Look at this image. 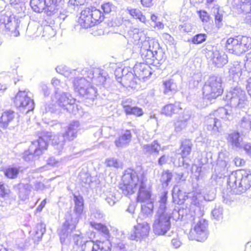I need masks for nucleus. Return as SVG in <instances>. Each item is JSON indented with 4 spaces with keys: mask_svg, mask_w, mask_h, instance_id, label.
<instances>
[{
    "mask_svg": "<svg viewBox=\"0 0 251 251\" xmlns=\"http://www.w3.org/2000/svg\"><path fill=\"white\" fill-rule=\"evenodd\" d=\"M77 125L76 124H70L67 127L62 136L66 139L70 141L76 137L77 134Z\"/></svg>",
    "mask_w": 251,
    "mask_h": 251,
    "instance_id": "4be33fe9",
    "label": "nucleus"
},
{
    "mask_svg": "<svg viewBox=\"0 0 251 251\" xmlns=\"http://www.w3.org/2000/svg\"><path fill=\"white\" fill-rule=\"evenodd\" d=\"M6 89V86L3 84L2 79L0 77V93L3 92Z\"/></svg>",
    "mask_w": 251,
    "mask_h": 251,
    "instance_id": "5fc2aeb1",
    "label": "nucleus"
},
{
    "mask_svg": "<svg viewBox=\"0 0 251 251\" xmlns=\"http://www.w3.org/2000/svg\"><path fill=\"white\" fill-rule=\"evenodd\" d=\"M228 142H229L232 145L239 147L240 146V142L241 139L238 132L234 131L228 134L227 137Z\"/></svg>",
    "mask_w": 251,
    "mask_h": 251,
    "instance_id": "cd10ccee",
    "label": "nucleus"
},
{
    "mask_svg": "<svg viewBox=\"0 0 251 251\" xmlns=\"http://www.w3.org/2000/svg\"><path fill=\"white\" fill-rule=\"evenodd\" d=\"M61 0H45V10L50 12L51 14L57 10L58 5Z\"/></svg>",
    "mask_w": 251,
    "mask_h": 251,
    "instance_id": "bb28decb",
    "label": "nucleus"
},
{
    "mask_svg": "<svg viewBox=\"0 0 251 251\" xmlns=\"http://www.w3.org/2000/svg\"><path fill=\"white\" fill-rule=\"evenodd\" d=\"M204 92L210 99H215L223 95L224 89L222 81L217 77L210 78L207 84H205Z\"/></svg>",
    "mask_w": 251,
    "mask_h": 251,
    "instance_id": "6e6552de",
    "label": "nucleus"
},
{
    "mask_svg": "<svg viewBox=\"0 0 251 251\" xmlns=\"http://www.w3.org/2000/svg\"><path fill=\"white\" fill-rule=\"evenodd\" d=\"M186 208L182 205H159L152 225L154 233L164 235L170 229L171 219L177 220L182 219Z\"/></svg>",
    "mask_w": 251,
    "mask_h": 251,
    "instance_id": "f257e3e1",
    "label": "nucleus"
},
{
    "mask_svg": "<svg viewBox=\"0 0 251 251\" xmlns=\"http://www.w3.org/2000/svg\"><path fill=\"white\" fill-rule=\"evenodd\" d=\"M102 217H103V215L101 214H100V215L99 216L98 218L100 219V218H102Z\"/></svg>",
    "mask_w": 251,
    "mask_h": 251,
    "instance_id": "338daca9",
    "label": "nucleus"
},
{
    "mask_svg": "<svg viewBox=\"0 0 251 251\" xmlns=\"http://www.w3.org/2000/svg\"><path fill=\"white\" fill-rule=\"evenodd\" d=\"M43 207V206H42V205H40L38 206V207L37 208V210L38 211H41V210H42V209Z\"/></svg>",
    "mask_w": 251,
    "mask_h": 251,
    "instance_id": "0e129e2a",
    "label": "nucleus"
},
{
    "mask_svg": "<svg viewBox=\"0 0 251 251\" xmlns=\"http://www.w3.org/2000/svg\"><path fill=\"white\" fill-rule=\"evenodd\" d=\"M136 82L134 80H132L130 84V86L133 87L134 86L135 84H136Z\"/></svg>",
    "mask_w": 251,
    "mask_h": 251,
    "instance_id": "e2e57ef3",
    "label": "nucleus"
},
{
    "mask_svg": "<svg viewBox=\"0 0 251 251\" xmlns=\"http://www.w3.org/2000/svg\"><path fill=\"white\" fill-rule=\"evenodd\" d=\"M10 191L6 188L4 183L0 182V197L5 198L8 196Z\"/></svg>",
    "mask_w": 251,
    "mask_h": 251,
    "instance_id": "37998d69",
    "label": "nucleus"
},
{
    "mask_svg": "<svg viewBox=\"0 0 251 251\" xmlns=\"http://www.w3.org/2000/svg\"><path fill=\"white\" fill-rule=\"evenodd\" d=\"M211 60L213 63L218 67H222L227 63V59L224 55L221 54L219 51H216L214 53Z\"/></svg>",
    "mask_w": 251,
    "mask_h": 251,
    "instance_id": "393cba45",
    "label": "nucleus"
},
{
    "mask_svg": "<svg viewBox=\"0 0 251 251\" xmlns=\"http://www.w3.org/2000/svg\"><path fill=\"white\" fill-rule=\"evenodd\" d=\"M4 175L9 179H15L17 177L20 173V168L10 166L4 169Z\"/></svg>",
    "mask_w": 251,
    "mask_h": 251,
    "instance_id": "b1692460",
    "label": "nucleus"
},
{
    "mask_svg": "<svg viewBox=\"0 0 251 251\" xmlns=\"http://www.w3.org/2000/svg\"><path fill=\"white\" fill-rule=\"evenodd\" d=\"M153 0H141V2L143 6L149 7L152 5Z\"/></svg>",
    "mask_w": 251,
    "mask_h": 251,
    "instance_id": "8fccbe9b",
    "label": "nucleus"
},
{
    "mask_svg": "<svg viewBox=\"0 0 251 251\" xmlns=\"http://www.w3.org/2000/svg\"><path fill=\"white\" fill-rule=\"evenodd\" d=\"M173 174L168 170L163 171L161 174V182L163 186H168L173 178Z\"/></svg>",
    "mask_w": 251,
    "mask_h": 251,
    "instance_id": "c85d7f7f",
    "label": "nucleus"
},
{
    "mask_svg": "<svg viewBox=\"0 0 251 251\" xmlns=\"http://www.w3.org/2000/svg\"><path fill=\"white\" fill-rule=\"evenodd\" d=\"M216 1V0H201V2L204 4L205 8L208 9L211 7V5Z\"/></svg>",
    "mask_w": 251,
    "mask_h": 251,
    "instance_id": "de8ad7c7",
    "label": "nucleus"
},
{
    "mask_svg": "<svg viewBox=\"0 0 251 251\" xmlns=\"http://www.w3.org/2000/svg\"><path fill=\"white\" fill-rule=\"evenodd\" d=\"M154 28L159 30L163 29L164 28V25L162 23L159 22L155 24Z\"/></svg>",
    "mask_w": 251,
    "mask_h": 251,
    "instance_id": "603ef678",
    "label": "nucleus"
},
{
    "mask_svg": "<svg viewBox=\"0 0 251 251\" xmlns=\"http://www.w3.org/2000/svg\"><path fill=\"white\" fill-rule=\"evenodd\" d=\"M129 14L134 19L138 20L140 22L146 24L148 20L141 11L137 8H130L127 10Z\"/></svg>",
    "mask_w": 251,
    "mask_h": 251,
    "instance_id": "5701e85b",
    "label": "nucleus"
},
{
    "mask_svg": "<svg viewBox=\"0 0 251 251\" xmlns=\"http://www.w3.org/2000/svg\"><path fill=\"white\" fill-rule=\"evenodd\" d=\"M135 210V205H129L128 208L126 209V211L130 213H133Z\"/></svg>",
    "mask_w": 251,
    "mask_h": 251,
    "instance_id": "864d4df0",
    "label": "nucleus"
},
{
    "mask_svg": "<svg viewBox=\"0 0 251 251\" xmlns=\"http://www.w3.org/2000/svg\"><path fill=\"white\" fill-rule=\"evenodd\" d=\"M151 19L152 22H156L157 19V17L154 14H152L151 16Z\"/></svg>",
    "mask_w": 251,
    "mask_h": 251,
    "instance_id": "13d9d810",
    "label": "nucleus"
},
{
    "mask_svg": "<svg viewBox=\"0 0 251 251\" xmlns=\"http://www.w3.org/2000/svg\"><path fill=\"white\" fill-rule=\"evenodd\" d=\"M212 8H215L217 10V12L215 15L214 21L216 27L218 28H220L223 26V14L219 12V6L218 5H214L212 6Z\"/></svg>",
    "mask_w": 251,
    "mask_h": 251,
    "instance_id": "2f4dec72",
    "label": "nucleus"
},
{
    "mask_svg": "<svg viewBox=\"0 0 251 251\" xmlns=\"http://www.w3.org/2000/svg\"><path fill=\"white\" fill-rule=\"evenodd\" d=\"M132 135L130 130L126 129L125 133L120 136L114 142L117 147H122L123 145L128 143L131 140Z\"/></svg>",
    "mask_w": 251,
    "mask_h": 251,
    "instance_id": "412c9836",
    "label": "nucleus"
},
{
    "mask_svg": "<svg viewBox=\"0 0 251 251\" xmlns=\"http://www.w3.org/2000/svg\"><path fill=\"white\" fill-rule=\"evenodd\" d=\"M114 232H116L117 233V235H121L120 238L122 239L124 237V234L123 231H119L118 229L115 228L113 229Z\"/></svg>",
    "mask_w": 251,
    "mask_h": 251,
    "instance_id": "4d7b16f0",
    "label": "nucleus"
},
{
    "mask_svg": "<svg viewBox=\"0 0 251 251\" xmlns=\"http://www.w3.org/2000/svg\"><path fill=\"white\" fill-rule=\"evenodd\" d=\"M142 148L144 153L147 156L158 155L160 149V145L157 140H155L150 144L144 145Z\"/></svg>",
    "mask_w": 251,
    "mask_h": 251,
    "instance_id": "2eb2a0df",
    "label": "nucleus"
},
{
    "mask_svg": "<svg viewBox=\"0 0 251 251\" xmlns=\"http://www.w3.org/2000/svg\"><path fill=\"white\" fill-rule=\"evenodd\" d=\"M213 47L211 45H207L202 50V53L204 55L205 57L208 59H211L215 52H213Z\"/></svg>",
    "mask_w": 251,
    "mask_h": 251,
    "instance_id": "58836bf2",
    "label": "nucleus"
},
{
    "mask_svg": "<svg viewBox=\"0 0 251 251\" xmlns=\"http://www.w3.org/2000/svg\"><path fill=\"white\" fill-rule=\"evenodd\" d=\"M191 0L194 3L197 2V0Z\"/></svg>",
    "mask_w": 251,
    "mask_h": 251,
    "instance_id": "774afa93",
    "label": "nucleus"
},
{
    "mask_svg": "<svg viewBox=\"0 0 251 251\" xmlns=\"http://www.w3.org/2000/svg\"><path fill=\"white\" fill-rule=\"evenodd\" d=\"M225 48L229 53L241 54L237 36L228 38L225 43Z\"/></svg>",
    "mask_w": 251,
    "mask_h": 251,
    "instance_id": "4468645a",
    "label": "nucleus"
},
{
    "mask_svg": "<svg viewBox=\"0 0 251 251\" xmlns=\"http://www.w3.org/2000/svg\"><path fill=\"white\" fill-rule=\"evenodd\" d=\"M201 21L203 23H208L211 19L210 15L205 10H199L197 11Z\"/></svg>",
    "mask_w": 251,
    "mask_h": 251,
    "instance_id": "c9c22d12",
    "label": "nucleus"
},
{
    "mask_svg": "<svg viewBox=\"0 0 251 251\" xmlns=\"http://www.w3.org/2000/svg\"><path fill=\"white\" fill-rule=\"evenodd\" d=\"M18 28L19 25L16 20H12L10 17L7 15H3L0 18V29L6 32H9L13 36L17 37L20 34L19 31L18 30Z\"/></svg>",
    "mask_w": 251,
    "mask_h": 251,
    "instance_id": "9b49d317",
    "label": "nucleus"
},
{
    "mask_svg": "<svg viewBox=\"0 0 251 251\" xmlns=\"http://www.w3.org/2000/svg\"><path fill=\"white\" fill-rule=\"evenodd\" d=\"M167 192H164L160 198L159 202L160 204H166L167 200Z\"/></svg>",
    "mask_w": 251,
    "mask_h": 251,
    "instance_id": "09e8293b",
    "label": "nucleus"
},
{
    "mask_svg": "<svg viewBox=\"0 0 251 251\" xmlns=\"http://www.w3.org/2000/svg\"><path fill=\"white\" fill-rule=\"evenodd\" d=\"M212 120H213L214 124L213 126H211V125H209V126L210 128H212V129L214 130H218L219 129V127L221 126V123L218 119H217L216 118H208L207 120L208 123H211Z\"/></svg>",
    "mask_w": 251,
    "mask_h": 251,
    "instance_id": "ea45409f",
    "label": "nucleus"
},
{
    "mask_svg": "<svg viewBox=\"0 0 251 251\" xmlns=\"http://www.w3.org/2000/svg\"><path fill=\"white\" fill-rule=\"evenodd\" d=\"M168 156L165 154H163L158 159V162L159 165L162 166L167 162Z\"/></svg>",
    "mask_w": 251,
    "mask_h": 251,
    "instance_id": "a18cd8bd",
    "label": "nucleus"
},
{
    "mask_svg": "<svg viewBox=\"0 0 251 251\" xmlns=\"http://www.w3.org/2000/svg\"><path fill=\"white\" fill-rule=\"evenodd\" d=\"M30 5L34 11L41 12L45 9V0H31Z\"/></svg>",
    "mask_w": 251,
    "mask_h": 251,
    "instance_id": "c756f323",
    "label": "nucleus"
},
{
    "mask_svg": "<svg viewBox=\"0 0 251 251\" xmlns=\"http://www.w3.org/2000/svg\"><path fill=\"white\" fill-rule=\"evenodd\" d=\"M166 38V39H171V41H174L173 38L169 34L166 33L165 34Z\"/></svg>",
    "mask_w": 251,
    "mask_h": 251,
    "instance_id": "680f3d73",
    "label": "nucleus"
},
{
    "mask_svg": "<svg viewBox=\"0 0 251 251\" xmlns=\"http://www.w3.org/2000/svg\"><path fill=\"white\" fill-rule=\"evenodd\" d=\"M75 243L77 245H80L82 243V237L80 235H77L74 237Z\"/></svg>",
    "mask_w": 251,
    "mask_h": 251,
    "instance_id": "3c124183",
    "label": "nucleus"
},
{
    "mask_svg": "<svg viewBox=\"0 0 251 251\" xmlns=\"http://www.w3.org/2000/svg\"><path fill=\"white\" fill-rule=\"evenodd\" d=\"M104 19L103 13L96 7L91 5L81 10L77 22L81 28L87 29L100 24Z\"/></svg>",
    "mask_w": 251,
    "mask_h": 251,
    "instance_id": "20e7f679",
    "label": "nucleus"
},
{
    "mask_svg": "<svg viewBox=\"0 0 251 251\" xmlns=\"http://www.w3.org/2000/svg\"><path fill=\"white\" fill-rule=\"evenodd\" d=\"M135 73L137 77L141 79L147 78L151 75L149 66L144 63L136 65Z\"/></svg>",
    "mask_w": 251,
    "mask_h": 251,
    "instance_id": "dca6fc26",
    "label": "nucleus"
},
{
    "mask_svg": "<svg viewBox=\"0 0 251 251\" xmlns=\"http://www.w3.org/2000/svg\"><path fill=\"white\" fill-rule=\"evenodd\" d=\"M235 177L234 183L240 189L239 191H246L251 187V173L249 171L239 170L236 172Z\"/></svg>",
    "mask_w": 251,
    "mask_h": 251,
    "instance_id": "1a4fd4ad",
    "label": "nucleus"
},
{
    "mask_svg": "<svg viewBox=\"0 0 251 251\" xmlns=\"http://www.w3.org/2000/svg\"><path fill=\"white\" fill-rule=\"evenodd\" d=\"M113 7L112 3L110 2H105L101 6V8L103 10V13L105 14L109 13L112 11Z\"/></svg>",
    "mask_w": 251,
    "mask_h": 251,
    "instance_id": "a19ab883",
    "label": "nucleus"
},
{
    "mask_svg": "<svg viewBox=\"0 0 251 251\" xmlns=\"http://www.w3.org/2000/svg\"><path fill=\"white\" fill-rule=\"evenodd\" d=\"M187 211L184 210V216L186 219L190 221H195L198 219V221L191 228L188 237L191 240H196L198 241H203L208 236V223L203 219H200L203 215V211L200 205H182Z\"/></svg>",
    "mask_w": 251,
    "mask_h": 251,
    "instance_id": "7ed1b4c3",
    "label": "nucleus"
},
{
    "mask_svg": "<svg viewBox=\"0 0 251 251\" xmlns=\"http://www.w3.org/2000/svg\"><path fill=\"white\" fill-rule=\"evenodd\" d=\"M139 184L141 186L138 193L137 201L145 204L151 203V192L145 189L143 179L140 178L138 173L133 169L128 168L125 171L119 184V188L124 194L129 196L136 192Z\"/></svg>",
    "mask_w": 251,
    "mask_h": 251,
    "instance_id": "f03ea898",
    "label": "nucleus"
},
{
    "mask_svg": "<svg viewBox=\"0 0 251 251\" xmlns=\"http://www.w3.org/2000/svg\"><path fill=\"white\" fill-rule=\"evenodd\" d=\"M14 114L13 111H5L0 117V124L3 128H6L14 120Z\"/></svg>",
    "mask_w": 251,
    "mask_h": 251,
    "instance_id": "6ab92c4d",
    "label": "nucleus"
},
{
    "mask_svg": "<svg viewBox=\"0 0 251 251\" xmlns=\"http://www.w3.org/2000/svg\"><path fill=\"white\" fill-rule=\"evenodd\" d=\"M45 231L46 227L44 224H38L35 231L34 239H41Z\"/></svg>",
    "mask_w": 251,
    "mask_h": 251,
    "instance_id": "72a5a7b5",
    "label": "nucleus"
},
{
    "mask_svg": "<svg viewBox=\"0 0 251 251\" xmlns=\"http://www.w3.org/2000/svg\"><path fill=\"white\" fill-rule=\"evenodd\" d=\"M91 226L96 230L100 232L104 238H110V232L107 227L102 224L90 222Z\"/></svg>",
    "mask_w": 251,
    "mask_h": 251,
    "instance_id": "a878e982",
    "label": "nucleus"
},
{
    "mask_svg": "<svg viewBox=\"0 0 251 251\" xmlns=\"http://www.w3.org/2000/svg\"><path fill=\"white\" fill-rule=\"evenodd\" d=\"M172 244L174 247H175L176 248H178L181 246V242L180 241L179 238H178V237L177 236L176 238H173L172 239Z\"/></svg>",
    "mask_w": 251,
    "mask_h": 251,
    "instance_id": "49530a36",
    "label": "nucleus"
},
{
    "mask_svg": "<svg viewBox=\"0 0 251 251\" xmlns=\"http://www.w3.org/2000/svg\"><path fill=\"white\" fill-rule=\"evenodd\" d=\"M247 62L251 66V53H249L247 57Z\"/></svg>",
    "mask_w": 251,
    "mask_h": 251,
    "instance_id": "bf43d9fd",
    "label": "nucleus"
},
{
    "mask_svg": "<svg viewBox=\"0 0 251 251\" xmlns=\"http://www.w3.org/2000/svg\"><path fill=\"white\" fill-rule=\"evenodd\" d=\"M163 85L164 86V92L165 94L175 90L176 88L175 85L171 79L165 81L163 82Z\"/></svg>",
    "mask_w": 251,
    "mask_h": 251,
    "instance_id": "4c0bfd02",
    "label": "nucleus"
},
{
    "mask_svg": "<svg viewBox=\"0 0 251 251\" xmlns=\"http://www.w3.org/2000/svg\"><path fill=\"white\" fill-rule=\"evenodd\" d=\"M82 79V78H76L74 79V84L75 85H77L78 84V80H81Z\"/></svg>",
    "mask_w": 251,
    "mask_h": 251,
    "instance_id": "052dcab7",
    "label": "nucleus"
},
{
    "mask_svg": "<svg viewBox=\"0 0 251 251\" xmlns=\"http://www.w3.org/2000/svg\"><path fill=\"white\" fill-rule=\"evenodd\" d=\"M181 109L179 104L177 103H169L165 105L162 109V113L166 116L171 117L177 114Z\"/></svg>",
    "mask_w": 251,
    "mask_h": 251,
    "instance_id": "a211bd4d",
    "label": "nucleus"
},
{
    "mask_svg": "<svg viewBox=\"0 0 251 251\" xmlns=\"http://www.w3.org/2000/svg\"><path fill=\"white\" fill-rule=\"evenodd\" d=\"M49 143L45 136H40L37 139L33 141L29 147L30 154L37 156L42 155L47 151Z\"/></svg>",
    "mask_w": 251,
    "mask_h": 251,
    "instance_id": "9d476101",
    "label": "nucleus"
},
{
    "mask_svg": "<svg viewBox=\"0 0 251 251\" xmlns=\"http://www.w3.org/2000/svg\"><path fill=\"white\" fill-rule=\"evenodd\" d=\"M74 198L75 204H80L83 202V199L81 197L75 196Z\"/></svg>",
    "mask_w": 251,
    "mask_h": 251,
    "instance_id": "6e6d98bb",
    "label": "nucleus"
},
{
    "mask_svg": "<svg viewBox=\"0 0 251 251\" xmlns=\"http://www.w3.org/2000/svg\"><path fill=\"white\" fill-rule=\"evenodd\" d=\"M211 214L213 219L217 221L220 220L223 218V207L220 205H216Z\"/></svg>",
    "mask_w": 251,
    "mask_h": 251,
    "instance_id": "473e14b6",
    "label": "nucleus"
},
{
    "mask_svg": "<svg viewBox=\"0 0 251 251\" xmlns=\"http://www.w3.org/2000/svg\"><path fill=\"white\" fill-rule=\"evenodd\" d=\"M207 36L204 33H199L194 36L191 39V42L195 45L200 44L206 39Z\"/></svg>",
    "mask_w": 251,
    "mask_h": 251,
    "instance_id": "f704fd0d",
    "label": "nucleus"
},
{
    "mask_svg": "<svg viewBox=\"0 0 251 251\" xmlns=\"http://www.w3.org/2000/svg\"><path fill=\"white\" fill-rule=\"evenodd\" d=\"M180 155L184 159L188 156L191 152L192 145L187 142H182L180 145Z\"/></svg>",
    "mask_w": 251,
    "mask_h": 251,
    "instance_id": "7c9ffc66",
    "label": "nucleus"
},
{
    "mask_svg": "<svg viewBox=\"0 0 251 251\" xmlns=\"http://www.w3.org/2000/svg\"><path fill=\"white\" fill-rule=\"evenodd\" d=\"M29 91H19L14 98V103L21 111L27 113L35 107L34 100L28 96Z\"/></svg>",
    "mask_w": 251,
    "mask_h": 251,
    "instance_id": "0eeeda50",
    "label": "nucleus"
},
{
    "mask_svg": "<svg viewBox=\"0 0 251 251\" xmlns=\"http://www.w3.org/2000/svg\"><path fill=\"white\" fill-rule=\"evenodd\" d=\"M109 238L87 241L82 245V251H127L125 244L122 242L112 244Z\"/></svg>",
    "mask_w": 251,
    "mask_h": 251,
    "instance_id": "39448f33",
    "label": "nucleus"
},
{
    "mask_svg": "<svg viewBox=\"0 0 251 251\" xmlns=\"http://www.w3.org/2000/svg\"><path fill=\"white\" fill-rule=\"evenodd\" d=\"M150 48L143 49L141 52V57L146 62V64H152L156 57L155 55L157 54L156 50H153L151 49V43L149 42Z\"/></svg>",
    "mask_w": 251,
    "mask_h": 251,
    "instance_id": "f3484780",
    "label": "nucleus"
},
{
    "mask_svg": "<svg viewBox=\"0 0 251 251\" xmlns=\"http://www.w3.org/2000/svg\"><path fill=\"white\" fill-rule=\"evenodd\" d=\"M248 4H251V0H241L237 4V6L239 8H242L244 10L245 6Z\"/></svg>",
    "mask_w": 251,
    "mask_h": 251,
    "instance_id": "c03bdc74",
    "label": "nucleus"
},
{
    "mask_svg": "<svg viewBox=\"0 0 251 251\" xmlns=\"http://www.w3.org/2000/svg\"><path fill=\"white\" fill-rule=\"evenodd\" d=\"M153 205H142L141 213L146 217L151 216L153 213Z\"/></svg>",
    "mask_w": 251,
    "mask_h": 251,
    "instance_id": "e433bc0d",
    "label": "nucleus"
},
{
    "mask_svg": "<svg viewBox=\"0 0 251 251\" xmlns=\"http://www.w3.org/2000/svg\"><path fill=\"white\" fill-rule=\"evenodd\" d=\"M238 39L240 45L241 53L246 52L251 48V38L246 36L238 35Z\"/></svg>",
    "mask_w": 251,
    "mask_h": 251,
    "instance_id": "aec40b11",
    "label": "nucleus"
},
{
    "mask_svg": "<svg viewBox=\"0 0 251 251\" xmlns=\"http://www.w3.org/2000/svg\"><path fill=\"white\" fill-rule=\"evenodd\" d=\"M242 161L243 160L241 159H236L235 161V163L237 164V162H239V163L241 164Z\"/></svg>",
    "mask_w": 251,
    "mask_h": 251,
    "instance_id": "69168bd1",
    "label": "nucleus"
},
{
    "mask_svg": "<svg viewBox=\"0 0 251 251\" xmlns=\"http://www.w3.org/2000/svg\"><path fill=\"white\" fill-rule=\"evenodd\" d=\"M150 231V226L148 223L144 222L137 223L134 226L129 238L132 240H140L147 237L149 234Z\"/></svg>",
    "mask_w": 251,
    "mask_h": 251,
    "instance_id": "f8f14e48",
    "label": "nucleus"
},
{
    "mask_svg": "<svg viewBox=\"0 0 251 251\" xmlns=\"http://www.w3.org/2000/svg\"><path fill=\"white\" fill-rule=\"evenodd\" d=\"M83 205H75L74 213L73 214L68 213L66 215L65 222L63 223L62 227L58 230L61 243L64 242L73 230L75 228L79 215L83 210Z\"/></svg>",
    "mask_w": 251,
    "mask_h": 251,
    "instance_id": "423d86ee",
    "label": "nucleus"
},
{
    "mask_svg": "<svg viewBox=\"0 0 251 251\" xmlns=\"http://www.w3.org/2000/svg\"><path fill=\"white\" fill-rule=\"evenodd\" d=\"M105 163L106 166L109 167L117 168L119 167L118 161L114 158H108L105 160Z\"/></svg>",
    "mask_w": 251,
    "mask_h": 251,
    "instance_id": "79ce46f5",
    "label": "nucleus"
},
{
    "mask_svg": "<svg viewBox=\"0 0 251 251\" xmlns=\"http://www.w3.org/2000/svg\"><path fill=\"white\" fill-rule=\"evenodd\" d=\"M132 100H126L122 103L124 112L126 115H133L135 117H141L144 115L143 109L138 106H131Z\"/></svg>",
    "mask_w": 251,
    "mask_h": 251,
    "instance_id": "ddd939ff",
    "label": "nucleus"
}]
</instances>
